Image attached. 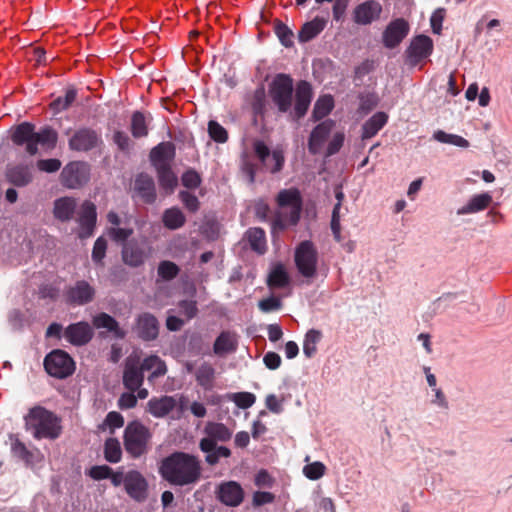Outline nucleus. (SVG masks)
<instances>
[{
	"mask_svg": "<svg viewBox=\"0 0 512 512\" xmlns=\"http://www.w3.org/2000/svg\"><path fill=\"white\" fill-rule=\"evenodd\" d=\"M159 474L173 486L194 485L201 478V461L193 454L176 451L161 460Z\"/></svg>",
	"mask_w": 512,
	"mask_h": 512,
	"instance_id": "nucleus-1",
	"label": "nucleus"
},
{
	"mask_svg": "<svg viewBox=\"0 0 512 512\" xmlns=\"http://www.w3.org/2000/svg\"><path fill=\"white\" fill-rule=\"evenodd\" d=\"M24 420L25 429L30 431L35 439L54 440L61 435V419L44 407L31 408Z\"/></svg>",
	"mask_w": 512,
	"mask_h": 512,
	"instance_id": "nucleus-2",
	"label": "nucleus"
},
{
	"mask_svg": "<svg viewBox=\"0 0 512 512\" xmlns=\"http://www.w3.org/2000/svg\"><path fill=\"white\" fill-rule=\"evenodd\" d=\"M276 202L281 209L289 208V212L281 210L278 212L273 221L274 229L284 230L288 226H295L300 220L302 211V197L300 191L296 188L281 190L276 198Z\"/></svg>",
	"mask_w": 512,
	"mask_h": 512,
	"instance_id": "nucleus-3",
	"label": "nucleus"
},
{
	"mask_svg": "<svg viewBox=\"0 0 512 512\" xmlns=\"http://www.w3.org/2000/svg\"><path fill=\"white\" fill-rule=\"evenodd\" d=\"M151 436L148 427L140 421L134 420L129 422L123 433V444L126 452L132 458L141 457L148 451Z\"/></svg>",
	"mask_w": 512,
	"mask_h": 512,
	"instance_id": "nucleus-4",
	"label": "nucleus"
},
{
	"mask_svg": "<svg viewBox=\"0 0 512 512\" xmlns=\"http://www.w3.org/2000/svg\"><path fill=\"white\" fill-rule=\"evenodd\" d=\"M270 97L279 112L290 111L293 96V79L287 74H278L270 84Z\"/></svg>",
	"mask_w": 512,
	"mask_h": 512,
	"instance_id": "nucleus-5",
	"label": "nucleus"
},
{
	"mask_svg": "<svg viewBox=\"0 0 512 512\" xmlns=\"http://www.w3.org/2000/svg\"><path fill=\"white\" fill-rule=\"evenodd\" d=\"M46 372L57 379H65L75 371V362L72 357L61 349H55L44 358Z\"/></svg>",
	"mask_w": 512,
	"mask_h": 512,
	"instance_id": "nucleus-6",
	"label": "nucleus"
},
{
	"mask_svg": "<svg viewBox=\"0 0 512 512\" xmlns=\"http://www.w3.org/2000/svg\"><path fill=\"white\" fill-rule=\"evenodd\" d=\"M95 287L86 280H77L65 287L63 291L64 302L72 307L84 306L94 301Z\"/></svg>",
	"mask_w": 512,
	"mask_h": 512,
	"instance_id": "nucleus-7",
	"label": "nucleus"
},
{
	"mask_svg": "<svg viewBox=\"0 0 512 512\" xmlns=\"http://www.w3.org/2000/svg\"><path fill=\"white\" fill-rule=\"evenodd\" d=\"M90 179V167L82 161H72L64 166L60 174L61 184L69 189H79Z\"/></svg>",
	"mask_w": 512,
	"mask_h": 512,
	"instance_id": "nucleus-8",
	"label": "nucleus"
},
{
	"mask_svg": "<svg viewBox=\"0 0 512 512\" xmlns=\"http://www.w3.org/2000/svg\"><path fill=\"white\" fill-rule=\"evenodd\" d=\"M318 254L311 241H302L295 250V264L299 273L312 278L316 274Z\"/></svg>",
	"mask_w": 512,
	"mask_h": 512,
	"instance_id": "nucleus-9",
	"label": "nucleus"
},
{
	"mask_svg": "<svg viewBox=\"0 0 512 512\" xmlns=\"http://www.w3.org/2000/svg\"><path fill=\"white\" fill-rule=\"evenodd\" d=\"M150 252L151 248L145 239L141 241L132 239L123 245L122 259L125 264L131 267H139L145 262Z\"/></svg>",
	"mask_w": 512,
	"mask_h": 512,
	"instance_id": "nucleus-10",
	"label": "nucleus"
},
{
	"mask_svg": "<svg viewBox=\"0 0 512 512\" xmlns=\"http://www.w3.org/2000/svg\"><path fill=\"white\" fill-rule=\"evenodd\" d=\"M206 437L199 442V448L202 452H208L213 447V443L228 442L232 438V431L223 423L209 422L204 428Z\"/></svg>",
	"mask_w": 512,
	"mask_h": 512,
	"instance_id": "nucleus-11",
	"label": "nucleus"
},
{
	"mask_svg": "<svg viewBox=\"0 0 512 512\" xmlns=\"http://www.w3.org/2000/svg\"><path fill=\"white\" fill-rule=\"evenodd\" d=\"M101 143L100 135L92 128L82 127L74 132L68 141L69 149L77 152H87Z\"/></svg>",
	"mask_w": 512,
	"mask_h": 512,
	"instance_id": "nucleus-12",
	"label": "nucleus"
},
{
	"mask_svg": "<svg viewBox=\"0 0 512 512\" xmlns=\"http://www.w3.org/2000/svg\"><path fill=\"white\" fill-rule=\"evenodd\" d=\"M383 8L377 0H366L355 6L352 18L355 24L367 26L380 19Z\"/></svg>",
	"mask_w": 512,
	"mask_h": 512,
	"instance_id": "nucleus-13",
	"label": "nucleus"
},
{
	"mask_svg": "<svg viewBox=\"0 0 512 512\" xmlns=\"http://www.w3.org/2000/svg\"><path fill=\"white\" fill-rule=\"evenodd\" d=\"M409 30V23L404 18L392 20L383 32V45L389 49L396 48L408 35Z\"/></svg>",
	"mask_w": 512,
	"mask_h": 512,
	"instance_id": "nucleus-14",
	"label": "nucleus"
},
{
	"mask_svg": "<svg viewBox=\"0 0 512 512\" xmlns=\"http://www.w3.org/2000/svg\"><path fill=\"white\" fill-rule=\"evenodd\" d=\"M35 125L30 122H22L11 131V140L17 146L25 145L26 152L33 156L38 153V147L34 146Z\"/></svg>",
	"mask_w": 512,
	"mask_h": 512,
	"instance_id": "nucleus-15",
	"label": "nucleus"
},
{
	"mask_svg": "<svg viewBox=\"0 0 512 512\" xmlns=\"http://www.w3.org/2000/svg\"><path fill=\"white\" fill-rule=\"evenodd\" d=\"M433 41L426 35L414 37L406 50L407 61L411 66H416L421 60L431 55Z\"/></svg>",
	"mask_w": 512,
	"mask_h": 512,
	"instance_id": "nucleus-16",
	"label": "nucleus"
},
{
	"mask_svg": "<svg viewBox=\"0 0 512 512\" xmlns=\"http://www.w3.org/2000/svg\"><path fill=\"white\" fill-rule=\"evenodd\" d=\"M217 499L226 506L237 507L244 499V490L236 481L220 483L215 491Z\"/></svg>",
	"mask_w": 512,
	"mask_h": 512,
	"instance_id": "nucleus-17",
	"label": "nucleus"
},
{
	"mask_svg": "<svg viewBox=\"0 0 512 512\" xmlns=\"http://www.w3.org/2000/svg\"><path fill=\"white\" fill-rule=\"evenodd\" d=\"M133 329L143 341H153L159 334V322L153 314L144 312L137 316Z\"/></svg>",
	"mask_w": 512,
	"mask_h": 512,
	"instance_id": "nucleus-18",
	"label": "nucleus"
},
{
	"mask_svg": "<svg viewBox=\"0 0 512 512\" xmlns=\"http://www.w3.org/2000/svg\"><path fill=\"white\" fill-rule=\"evenodd\" d=\"M148 483L144 476L131 470L125 474V491L135 501L143 502L147 498Z\"/></svg>",
	"mask_w": 512,
	"mask_h": 512,
	"instance_id": "nucleus-19",
	"label": "nucleus"
},
{
	"mask_svg": "<svg viewBox=\"0 0 512 512\" xmlns=\"http://www.w3.org/2000/svg\"><path fill=\"white\" fill-rule=\"evenodd\" d=\"M97 221L96 205L85 200L80 207L78 223L80 226L79 236L81 238H88L92 236Z\"/></svg>",
	"mask_w": 512,
	"mask_h": 512,
	"instance_id": "nucleus-20",
	"label": "nucleus"
},
{
	"mask_svg": "<svg viewBox=\"0 0 512 512\" xmlns=\"http://www.w3.org/2000/svg\"><path fill=\"white\" fill-rule=\"evenodd\" d=\"M312 87L307 81L301 80L296 85L295 91V105L293 118L299 120L305 116L312 100Z\"/></svg>",
	"mask_w": 512,
	"mask_h": 512,
	"instance_id": "nucleus-21",
	"label": "nucleus"
},
{
	"mask_svg": "<svg viewBox=\"0 0 512 512\" xmlns=\"http://www.w3.org/2000/svg\"><path fill=\"white\" fill-rule=\"evenodd\" d=\"M65 339L75 346L86 345L93 337V330L85 321L70 324L64 330Z\"/></svg>",
	"mask_w": 512,
	"mask_h": 512,
	"instance_id": "nucleus-22",
	"label": "nucleus"
},
{
	"mask_svg": "<svg viewBox=\"0 0 512 512\" xmlns=\"http://www.w3.org/2000/svg\"><path fill=\"white\" fill-rule=\"evenodd\" d=\"M334 122L330 119L319 123L311 132L308 140V150L312 155L318 154L327 140Z\"/></svg>",
	"mask_w": 512,
	"mask_h": 512,
	"instance_id": "nucleus-23",
	"label": "nucleus"
},
{
	"mask_svg": "<svg viewBox=\"0 0 512 512\" xmlns=\"http://www.w3.org/2000/svg\"><path fill=\"white\" fill-rule=\"evenodd\" d=\"M134 192L146 204L156 200V189L153 178L147 173H140L134 180Z\"/></svg>",
	"mask_w": 512,
	"mask_h": 512,
	"instance_id": "nucleus-24",
	"label": "nucleus"
},
{
	"mask_svg": "<svg viewBox=\"0 0 512 512\" xmlns=\"http://www.w3.org/2000/svg\"><path fill=\"white\" fill-rule=\"evenodd\" d=\"M177 405L172 396L152 397L147 403V411L156 418H163L172 412Z\"/></svg>",
	"mask_w": 512,
	"mask_h": 512,
	"instance_id": "nucleus-25",
	"label": "nucleus"
},
{
	"mask_svg": "<svg viewBox=\"0 0 512 512\" xmlns=\"http://www.w3.org/2000/svg\"><path fill=\"white\" fill-rule=\"evenodd\" d=\"M144 382V370L137 363L127 362L123 372V385L131 392H136Z\"/></svg>",
	"mask_w": 512,
	"mask_h": 512,
	"instance_id": "nucleus-26",
	"label": "nucleus"
},
{
	"mask_svg": "<svg viewBox=\"0 0 512 512\" xmlns=\"http://www.w3.org/2000/svg\"><path fill=\"white\" fill-rule=\"evenodd\" d=\"M77 208V201L70 196L57 198L53 205V215L61 222L70 221Z\"/></svg>",
	"mask_w": 512,
	"mask_h": 512,
	"instance_id": "nucleus-27",
	"label": "nucleus"
},
{
	"mask_svg": "<svg viewBox=\"0 0 512 512\" xmlns=\"http://www.w3.org/2000/svg\"><path fill=\"white\" fill-rule=\"evenodd\" d=\"M174 155V145L171 142H162L151 150L150 160L155 169H158L160 166L171 165Z\"/></svg>",
	"mask_w": 512,
	"mask_h": 512,
	"instance_id": "nucleus-28",
	"label": "nucleus"
},
{
	"mask_svg": "<svg viewBox=\"0 0 512 512\" xmlns=\"http://www.w3.org/2000/svg\"><path fill=\"white\" fill-rule=\"evenodd\" d=\"M5 177L9 183L17 187H25L33 180L30 168L23 164L8 166L5 171Z\"/></svg>",
	"mask_w": 512,
	"mask_h": 512,
	"instance_id": "nucleus-29",
	"label": "nucleus"
},
{
	"mask_svg": "<svg viewBox=\"0 0 512 512\" xmlns=\"http://www.w3.org/2000/svg\"><path fill=\"white\" fill-rule=\"evenodd\" d=\"M237 347L238 340L236 333L231 331H222L214 342L213 351L216 355L222 356L235 352Z\"/></svg>",
	"mask_w": 512,
	"mask_h": 512,
	"instance_id": "nucleus-30",
	"label": "nucleus"
},
{
	"mask_svg": "<svg viewBox=\"0 0 512 512\" xmlns=\"http://www.w3.org/2000/svg\"><path fill=\"white\" fill-rule=\"evenodd\" d=\"M92 323L97 329L104 328L107 331L112 332L118 339H124L126 337V332L120 328L116 319L105 312H101L94 316Z\"/></svg>",
	"mask_w": 512,
	"mask_h": 512,
	"instance_id": "nucleus-31",
	"label": "nucleus"
},
{
	"mask_svg": "<svg viewBox=\"0 0 512 512\" xmlns=\"http://www.w3.org/2000/svg\"><path fill=\"white\" fill-rule=\"evenodd\" d=\"M388 115L385 112H377L369 118L362 127V138L374 137L387 123Z\"/></svg>",
	"mask_w": 512,
	"mask_h": 512,
	"instance_id": "nucleus-32",
	"label": "nucleus"
},
{
	"mask_svg": "<svg viewBox=\"0 0 512 512\" xmlns=\"http://www.w3.org/2000/svg\"><path fill=\"white\" fill-rule=\"evenodd\" d=\"M152 120L151 114L145 115L141 111H135L131 117V134L134 138H142L148 135V124Z\"/></svg>",
	"mask_w": 512,
	"mask_h": 512,
	"instance_id": "nucleus-33",
	"label": "nucleus"
},
{
	"mask_svg": "<svg viewBox=\"0 0 512 512\" xmlns=\"http://www.w3.org/2000/svg\"><path fill=\"white\" fill-rule=\"evenodd\" d=\"M492 202V196L489 193H482L473 196L469 202L458 210L459 215L476 213L485 210Z\"/></svg>",
	"mask_w": 512,
	"mask_h": 512,
	"instance_id": "nucleus-34",
	"label": "nucleus"
},
{
	"mask_svg": "<svg viewBox=\"0 0 512 512\" xmlns=\"http://www.w3.org/2000/svg\"><path fill=\"white\" fill-rule=\"evenodd\" d=\"M326 25V21L319 17L314 18L312 21L305 23L298 33V39L301 43H306L318 34H320Z\"/></svg>",
	"mask_w": 512,
	"mask_h": 512,
	"instance_id": "nucleus-35",
	"label": "nucleus"
},
{
	"mask_svg": "<svg viewBox=\"0 0 512 512\" xmlns=\"http://www.w3.org/2000/svg\"><path fill=\"white\" fill-rule=\"evenodd\" d=\"M163 225L169 230H177L186 223V217L178 207L166 209L162 215Z\"/></svg>",
	"mask_w": 512,
	"mask_h": 512,
	"instance_id": "nucleus-36",
	"label": "nucleus"
},
{
	"mask_svg": "<svg viewBox=\"0 0 512 512\" xmlns=\"http://www.w3.org/2000/svg\"><path fill=\"white\" fill-rule=\"evenodd\" d=\"M246 236L248 243L253 251L259 254H263L266 251V235L262 228H250L246 232Z\"/></svg>",
	"mask_w": 512,
	"mask_h": 512,
	"instance_id": "nucleus-37",
	"label": "nucleus"
},
{
	"mask_svg": "<svg viewBox=\"0 0 512 512\" xmlns=\"http://www.w3.org/2000/svg\"><path fill=\"white\" fill-rule=\"evenodd\" d=\"M58 141V133L57 131L50 127L45 126L41 128L38 132L35 131L34 137V146L38 147V144L45 146L47 148H54Z\"/></svg>",
	"mask_w": 512,
	"mask_h": 512,
	"instance_id": "nucleus-38",
	"label": "nucleus"
},
{
	"mask_svg": "<svg viewBox=\"0 0 512 512\" xmlns=\"http://www.w3.org/2000/svg\"><path fill=\"white\" fill-rule=\"evenodd\" d=\"M140 366L144 371L152 370L150 378H158L160 376L165 375L167 372L165 362L157 355H151L146 357L140 364Z\"/></svg>",
	"mask_w": 512,
	"mask_h": 512,
	"instance_id": "nucleus-39",
	"label": "nucleus"
},
{
	"mask_svg": "<svg viewBox=\"0 0 512 512\" xmlns=\"http://www.w3.org/2000/svg\"><path fill=\"white\" fill-rule=\"evenodd\" d=\"M197 383L205 390L213 388L215 369L209 363L201 364L195 374Z\"/></svg>",
	"mask_w": 512,
	"mask_h": 512,
	"instance_id": "nucleus-40",
	"label": "nucleus"
},
{
	"mask_svg": "<svg viewBox=\"0 0 512 512\" xmlns=\"http://www.w3.org/2000/svg\"><path fill=\"white\" fill-rule=\"evenodd\" d=\"M334 108V99L331 95L320 96L314 104L312 117L315 121L326 117Z\"/></svg>",
	"mask_w": 512,
	"mask_h": 512,
	"instance_id": "nucleus-41",
	"label": "nucleus"
},
{
	"mask_svg": "<svg viewBox=\"0 0 512 512\" xmlns=\"http://www.w3.org/2000/svg\"><path fill=\"white\" fill-rule=\"evenodd\" d=\"M159 185L166 191L173 192L177 186L178 179L171 169V165L160 166L156 169Z\"/></svg>",
	"mask_w": 512,
	"mask_h": 512,
	"instance_id": "nucleus-42",
	"label": "nucleus"
},
{
	"mask_svg": "<svg viewBox=\"0 0 512 512\" xmlns=\"http://www.w3.org/2000/svg\"><path fill=\"white\" fill-rule=\"evenodd\" d=\"M104 458L109 463H118L122 459V448L117 438H107L104 442Z\"/></svg>",
	"mask_w": 512,
	"mask_h": 512,
	"instance_id": "nucleus-43",
	"label": "nucleus"
},
{
	"mask_svg": "<svg viewBox=\"0 0 512 512\" xmlns=\"http://www.w3.org/2000/svg\"><path fill=\"white\" fill-rule=\"evenodd\" d=\"M77 90L75 88H69L66 90L64 96H59L55 100H53L50 104L51 109L55 113L62 112L67 110L73 102L76 100Z\"/></svg>",
	"mask_w": 512,
	"mask_h": 512,
	"instance_id": "nucleus-44",
	"label": "nucleus"
},
{
	"mask_svg": "<svg viewBox=\"0 0 512 512\" xmlns=\"http://www.w3.org/2000/svg\"><path fill=\"white\" fill-rule=\"evenodd\" d=\"M289 283V276L282 265H277L270 272L267 284L271 288H284Z\"/></svg>",
	"mask_w": 512,
	"mask_h": 512,
	"instance_id": "nucleus-45",
	"label": "nucleus"
},
{
	"mask_svg": "<svg viewBox=\"0 0 512 512\" xmlns=\"http://www.w3.org/2000/svg\"><path fill=\"white\" fill-rule=\"evenodd\" d=\"M322 338V333L316 329H310L306 335L303 342V352L306 357L310 358L314 356L317 351V344Z\"/></svg>",
	"mask_w": 512,
	"mask_h": 512,
	"instance_id": "nucleus-46",
	"label": "nucleus"
},
{
	"mask_svg": "<svg viewBox=\"0 0 512 512\" xmlns=\"http://www.w3.org/2000/svg\"><path fill=\"white\" fill-rule=\"evenodd\" d=\"M204 453L206 454L205 461L209 466L217 465L221 458H229L232 454L228 447L218 446L215 443H213L212 449Z\"/></svg>",
	"mask_w": 512,
	"mask_h": 512,
	"instance_id": "nucleus-47",
	"label": "nucleus"
},
{
	"mask_svg": "<svg viewBox=\"0 0 512 512\" xmlns=\"http://www.w3.org/2000/svg\"><path fill=\"white\" fill-rule=\"evenodd\" d=\"M433 138L438 142L451 144L461 148H467L469 146L468 140L460 135L449 134L442 130H438L434 133Z\"/></svg>",
	"mask_w": 512,
	"mask_h": 512,
	"instance_id": "nucleus-48",
	"label": "nucleus"
},
{
	"mask_svg": "<svg viewBox=\"0 0 512 512\" xmlns=\"http://www.w3.org/2000/svg\"><path fill=\"white\" fill-rule=\"evenodd\" d=\"M274 32L281 44L285 47L293 46L294 34L292 30L280 20L274 21Z\"/></svg>",
	"mask_w": 512,
	"mask_h": 512,
	"instance_id": "nucleus-49",
	"label": "nucleus"
},
{
	"mask_svg": "<svg viewBox=\"0 0 512 512\" xmlns=\"http://www.w3.org/2000/svg\"><path fill=\"white\" fill-rule=\"evenodd\" d=\"M285 156L282 149H274L271 154V161H267L266 168L272 173H279L284 166Z\"/></svg>",
	"mask_w": 512,
	"mask_h": 512,
	"instance_id": "nucleus-50",
	"label": "nucleus"
},
{
	"mask_svg": "<svg viewBox=\"0 0 512 512\" xmlns=\"http://www.w3.org/2000/svg\"><path fill=\"white\" fill-rule=\"evenodd\" d=\"M208 133L211 139L218 143H225L228 140L227 130L217 121L210 120L208 123Z\"/></svg>",
	"mask_w": 512,
	"mask_h": 512,
	"instance_id": "nucleus-51",
	"label": "nucleus"
},
{
	"mask_svg": "<svg viewBox=\"0 0 512 512\" xmlns=\"http://www.w3.org/2000/svg\"><path fill=\"white\" fill-rule=\"evenodd\" d=\"M179 267L171 261H162L158 266V275L164 280H172L179 274Z\"/></svg>",
	"mask_w": 512,
	"mask_h": 512,
	"instance_id": "nucleus-52",
	"label": "nucleus"
},
{
	"mask_svg": "<svg viewBox=\"0 0 512 512\" xmlns=\"http://www.w3.org/2000/svg\"><path fill=\"white\" fill-rule=\"evenodd\" d=\"M359 108L358 111L362 114H368L378 105V97L374 93L361 94L359 96Z\"/></svg>",
	"mask_w": 512,
	"mask_h": 512,
	"instance_id": "nucleus-53",
	"label": "nucleus"
},
{
	"mask_svg": "<svg viewBox=\"0 0 512 512\" xmlns=\"http://www.w3.org/2000/svg\"><path fill=\"white\" fill-rule=\"evenodd\" d=\"M326 467L321 462H313L311 464H307L303 468L304 475L310 480H318L325 473Z\"/></svg>",
	"mask_w": 512,
	"mask_h": 512,
	"instance_id": "nucleus-54",
	"label": "nucleus"
},
{
	"mask_svg": "<svg viewBox=\"0 0 512 512\" xmlns=\"http://www.w3.org/2000/svg\"><path fill=\"white\" fill-rule=\"evenodd\" d=\"M132 228L110 227L107 230L108 236L114 242L126 243L128 238L133 234Z\"/></svg>",
	"mask_w": 512,
	"mask_h": 512,
	"instance_id": "nucleus-55",
	"label": "nucleus"
},
{
	"mask_svg": "<svg viewBox=\"0 0 512 512\" xmlns=\"http://www.w3.org/2000/svg\"><path fill=\"white\" fill-rule=\"evenodd\" d=\"M107 241L104 237H98L93 245L92 260L96 264H102L106 255Z\"/></svg>",
	"mask_w": 512,
	"mask_h": 512,
	"instance_id": "nucleus-56",
	"label": "nucleus"
},
{
	"mask_svg": "<svg viewBox=\"0 0 512 512\" xmlns=\"http://www.w3.org/2000/svg\"><path fill=\"white\" fill-rule=\"evenodd\" d=\"M340 209H341L340 203H336L334 205V208L332 211L331 224H330L334 239L337 242H340L342 240L341 225H340Z\"/></svg>",
	"mask_w": 512,
	"mask_h": 512,
	"instance_id": "nucleus-57",
	"label": "nucleus"
},
{
	"mask_svg": "<svg viewBox=\"0 0 512 512\" xmlns=\"http://www.w3.org/2000/svg\"><path fill=\"white\" fill-rule=\"evenodd\" d=\"M183 186L188 189H196L201 184V177L198 172L193 169L185 171L181 177Z\"/></svg>",
	"mask_w": 512,
	"mask_h": 512,
	"instance_id": "nucleus-58",
	"label": "nucleus"
},
{
	"mask_svg": "<svg viewBox=\"0 0 512 512\" xmlns=\"http://www.w3.org/2000/svg\"><path fill=\"white\" fill-rule=\"evenodd\" d=\"M234 403L241 409L250 408L256 401V397L250 392H238L233 395Z\"/></svg>",
	"mask_w": 512,
	"mask_h": 512,
	"instance_id": "nucleus-59",
	"label": "nucleus"
},
{
	"mask_svg": "<svg viewBox=\"0 0 512 512\" xmlns=\"http://www.w3.org/2000/svg\"><path fill=\"white\" fill-rule=\"evenodd\" d=\"M179 198L188 211L195 213L199 210L200 202L194 194L188 191H180Z\"/></svg>",
	"mask_w": 512,
	"mask_h": 512,
	"instance_id": "nucleus-60",
	"label": "nucleus"
},
{
	"mask_svg": "<svg viewBox=\"0 0 512 512\" xmlns=\"http://www.w3.org/2000/svg\"><path fill=\"white\" fill-rule=\"evenodd\" d=\"M11 450L16 457L24 460L27 463L31 462L32 453L27 449L26 445L18 438H16L13 441Z\"/></svg>",
	"mask_w": 512,
	"mask_h": 512,
	"instance_id": "nucleus-61",
	"label": "nucleus"
},
{
	"mask_svg": "<svg viewBox=\"0 0 512 512\" xmlns=\"http://www.w3.org/2000/svg\"><path fill=\"white\" fill-rule=\"evenodd\" d=\"M111 474L112 468L107 465H95L87 471V475L97 481L107 479Z\"/></svg>",
	"mask_w": 512,
	"mask_h": 512,
	"instance_id": "nucleus-62",
	"label": "nucleus"
},
{
	"mask_svg": "<svg viewBox=\"0 0 512 512\" xmlns=\"http://www.w3.org/2000/svg\"><path fill=\"white\" fill-rule=\"evenodd\" d=\"M178 307L180 313L186 316L187 320L193 319L198 313L197 302L194 300H181Z\"/></svg>",
	"mask_w": 512,
	"mask_h": 512,
	"instance_id": "nucleus-63",
	"label": "nucleus"
},
{
	"mask_svg": "<svg viewBox=\"0 0 512 512\" xmlns=\"http://www.w3.org/2000/svg\"><path fill=\"white\" fill-rule=\"evenodd\" d=\"M61 161L56 158L40 159L37 161V168L46 173L57 172L61 168Z\"/></svg>",
	"mask_w": 512,
	"mask_h": 512,
	"instance_id": "nucleus-64",
	"label": "nucleus"
}]
</instances>
